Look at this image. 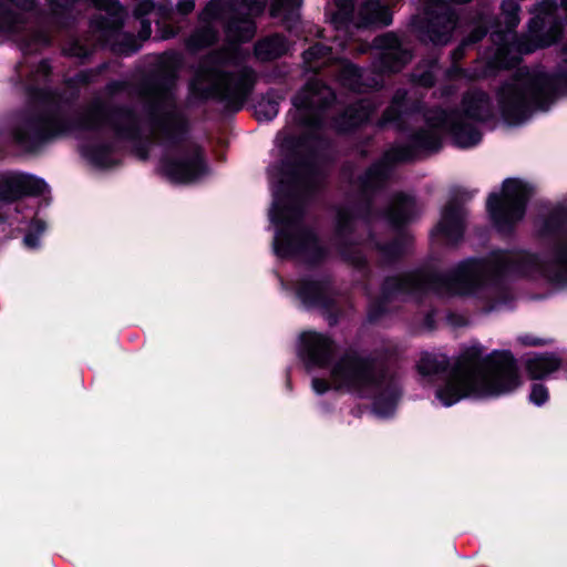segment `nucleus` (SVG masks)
<instances>
[{
  "label": "nucleus",
  "mask_w": 567,
  "mask_h": 567,
  "mask_svg": "<svg viewBox=\"0 0 567 567\" xmlns=\"http://www.w3.org/2000/svg\"><path fill=\"white\" fill-rule=\"evenodd\" d=\"M334 99L330 87L311 80L293 99L288 126L278 135L280 166L269 168L274 187L270 220L275 225V252L280 257L300 256L312 261L322 256L316 236L301 225V208L295 196L284 199L286 192L297 193L316 185L321 173L312 158L305 155L306 138L322 123L323 109Z\"/></svg>",
  "instance_id": "nucleus-1"
},
{
  "label": "nucleus",
  "mask_w": 567,
  "mask_h": 567,
  "mask_svg": "<svg viewBox=\"0 0 567 567\" xmlns=\"http://www.w3.org/2000/svg\"><path fill=\"white\" fill-rule=\"evenodd\" d=\"M535 256L525 252L498 251L488 259H467L460 262L445 277L433 278L421 272L389 278L385 281L386 296L433 290L441 296H473L496 286L509 272H528L538 265Z\"/></svg>",
  "instance_id": "nucleus-2"
},
{
  "label": "nucleus",
  "mask_w": 567,
  "mask_h": 567,
  "mask_svg": "<svg viewBox=\"0 0 567 567\" xmlns=\"http://www.w3.org/2000/svg\"><path fill=\"white\" fill-rule=\"evenodd\" d=\"M481 349H470L435 391L443 406L466 398H493L517 389L522 381L509 351H493L480 359Z\"/></svg>",
  "instance_id": "nucleus-3"
},
{
  "label": "nucleus",
  "mask_w": 567,
  "mask_h": 567,
  "mask_svg": "<svg viewBox=\"0 0 567 567\" xmlns=\"http://www.w3.org/2000/svg\"><path fill=\"white\" fill-rule=\"evenodd\" d=\"M311 385L317 394L333 389L373 398V413L379 417L392 415L400 396L399 380L394 374L373 360L352 354L331 365L329 381L315 378Z\"/></svg>",
  "instance_id": "nucleus-4"
},
{
  "label": "nucleus",
  "mask_w": 567,
  "mask_h": 567,
  "mask_svg": "<svg viewBox=\"0 0 567 567\" xmlns=\"http://www.w3.org/2000/svg\"><path fill=\"white\" fill-rule=\"evenodd\" d=\"M567 93V42L556 71L519 70L497 92V106L509 124L524 122L535 110H546L557 96Z\"/></svg>",
  "instance_id": "nucleus-5"
},
{
  "label": "nucleus",
  "mask_w": 567,
  "mask_h": 567,
  "mask_svg": "<svg viewBox=\"0 0 567 567\" xmlns=\"http://www.w3.org/2000/svg\"><path fill=\"white\" fill-rule=\"evenodd\" d=\"M246 56L237 45L209 55L196 72L190 83L192 91L203 97L219 96L241 103L256 80L254 71L244 63Z\"/></svg>",
  "instance_id": "nucleus-6"
},
{
  "label": "nucleus",
  "mask_w": 567,
  "mask_h": 567,
  "mask_svg": "<svg viewBox=\"0 0 567 567\" xmlns=\"http://www.w3.org/2000/svg\"><path fill=\"white\" fill-rule=\"evenodd\" d=\"M492 115L488 96L482 91H471L464 95L458 110L451 113L433 110L426 120L431 128L449 132L457 146L466 148L480 143L482 134L477 124Z\"/></svg>",
  "instance_id": "nucleus-7"
},
{
  "label": "nucleus",
  "mask_w": 567,
  "mask_h": 567,
  "mask_svg": "<svg viewBox=\"0 0 567 567\" xmlns=\"http://www.w3.org/2000/svg\"><path fill=\"white\" fill-rule=\"evenodd\" d=\"M530 188L526 183L508 178L503 183L501 194H492L487 200L489 215L499 230H507L525 214Z\"/></svg>",
  "instance_id": "nucleus-8"
},
{
  "label": "nucleus",
  "mask_w": 567,
  "mask_h": 567,
  "mask_svg": "<svg viewBox=\"0 0 567 567\" xmlns=\"http://www.w3.org/2000/svg\"><path fill=\"white\" fill-rule=\"evenodd\" d=\"M159 171L172 183L187 184L204 175L206 166L197 145H176L161 161Z\"/></svg>",
  "instance_id": "nucleus-9"
},
{
  "label": "nucleus",
  "mask_w": 567,
  "mask_h": 567,
  "mask_svg": "<svg viewBox=\"0 0 567 567\" xmlns=\"http://www.w3.org/2000/svg\"><path fill=\"white\" fill-rule=\"evenodd\" d=\"M80 126L84 131L92 132L95 138H102L109 134L117 137H134L138 130V121L130 111H116L107 114L103 109H94L86 112Z\"/></svg>",
  "instance_id": "nucleus-10"
},
{
  "label": "nucleus",
  "mask_w": 567,
  "mask_h": 567,
  "mask_svg": "<svg viewBox=\"0 0 567 567\" xmlns=\"http://www.w3.org/2000/svg\"><path fill=\"white\" fill-rule=\"evenodd\" d=\"M565 224V212H555L545 223L546 233L558 234L542 266L546 275L557 282H567V235L561 231Z\"/></svg>",
  "instance_id": "nucleus-11"
},
{
  "label": "nucleus",
  "mask_w": 567,
  "mask_h": 567,
  "mask_svg": "<svg viewBox=\"0 0 567 567\" xmlns=\"http://www.w3.org/2000/svg\"><path fill=\"white\" fill-rule=\"evenodd\" d=\"M42 19L39 0H0V37Z\"/></svg>",
  "instance_id": "nucleus-12"
},
{
  "label": "nucleus",
  "mask_w": 567,
  "mask_h": 567,
  "mask_svg": "<svg viewBox=\"0 0 567 567\" xmlns=\"http://www.w3.org/2000/svg\"><path fill=\"white\" fill-rule=\"evenodd\" d=\"M45 189V182L33 175L18 172L0 173V199L2 202L10 203L22 196L40 195Z\"/></svg>",
  "instance_id": "nucleus-13"
},
{
  "label": "nucleus",
  "mask_w": 567,
  "mask_h": 567,
  "mask_svg": "<svg viewBox=\"0 0 567 567\" xmlns=\"http://www.w3.org/2000/svg\"><path fill=\"white\" fill-rule=\"evenodd\" d=\"M373 44L380 51L382 69L384 70L399 71L411 59L410 52L402 48L398 37L392 33L377 38Z\"/></svg>",
  "instance_id": "nucleus-14"
},
{
  "label": "nucleus",
  "mask_w": 567,
  "mask_h": 567,
  "mask_svg": "<svg viewBox=\"0 0 567 567\" xmlns=\"http://www.w3.org/2000/svg\"><path fill=\"white\" fill-rule=\"evenodd\" d=\"M308 365L324 367L333 352L332 341L324 334L308 331L300 337Z\"/></svg>",
  "instance_id": "nucleus-15"
},
{
  "label": "nucleus",
  "mask_w": 567,
  "mask_h": 567,
  "mask_svg": "<svg viewBox=\"0 0 567 567\" xmlns=\"http://www.w3.org/2000/svg\"><path fill=\"white\" fill-rule=\"evenodd\" d=\"M519 12L520 7L514 0L503 1L502 18L506 27V33L502 34L501 32L497 31L492 34L494 39L496 38L497 40L502 41V43L497 44L494 55V62L497 64H502L504 55L512 50L509 41L515 39V35L512 34L511 31L515 29L520 21Z\"/></svg>",
  "instance_id": "nucleus-16"
},
{
  "label": "nucleus",
  "mask_w": 567,
  "mask_h": 567,
  "mask_svg": "<svg viewBox=\"0 0 567 567\" xmlns=\"http://www.w3.org/2000/svg\"><path fill=\"white\" fill-rule=\"evenodd\" d=\"M465 210L454 203L449 204L433 230V236H440L446 243H456L463 235Z\"/></svg>",
  "instance_id": "nucleus-17"
},
{
  "label": "nucleus",
  "mask_w": 567,
  "mask_h": 567,
  "mask_svg": "<svg viewBox=\"0 0 567 567\" xmlns=\"http://www.w3.org/2000/svg\"><path fill=\"white\" fill-rule=\"evenodd\" d=\"M560 359L553 353L536 354L525 362L526 371L530 379H544L559 369Z\"/></svg>",
  "instance_id": "nucleus-18"
},
{
  "label": "nucleus",
  "mask_w": 567,
  "mask_h": 567,
  "mask_svg": "<svg viewBox=\"0 0 567 567\" xmlns=\"http://www.w3.org/2000/svg\"><path fill=\"white\" fill-rule=\"evenodd\" d=\"M327 291V282L322 280H303L297 288L299 299L307 306L320 305Z\"/></svg>",
  "instance_id": "nucleus-19"
},
{
  "label": "nucleus",
  "mask_w": 567,
  "mask_h": 567,
  "mask_svg": "<svg viewBox=\"0 0 567 567\" xmlns=\"http://www.w3.org/2000/svg\"><path fill=\"white\" fill-rule=\"evenodd\" d=\"M82 153L84 157L97 167L106 168L116 163L112 148L109 145L90 142L82 147Z\"/></svg>",
  "instance_id": "nucleus-20"
},
{
  "label": "nucleus",
  "mask_w": 567,
  "mask_h": 567,
  "mask_svg": "<svg viewBox=\"0 0 567 567\" xmlns=\"http://www.w3.org/2000/svg\"><path fill=\"white\" fill-rule=\"evenodd\" d=\"M288 50L284 37L272 35L259 41L255 47V54L260 60H272L279 58Z\"/></svg>",
  "instance_id": "nucleus-21"
},
{
  "label": "nucleus",
  "mask_w": 567,
  "mask_h": 567,
  "mask_svg": "<svg viewBox=\"0 0 567 567\" xmlns=\"http://www.w3.org/2000/svg\"><path fill=\"white\" fill-rule=\"evenodd\" d=\"M49 121L38 118L29 121L23 127L17 130V138L21 144L28 145L29 142H40L47 138Z\"/></svg>",
  "instance_id": "nucleus-22"
},
{
  "label": "nucleus",
  "mask_w": 567,
  "mask_h": 567,
  "mask_svg": "<svg viewBox=\"0 0 567 567\" xmlns=\"http://www.w3.org/2000/svg\"><path fill=\"white\" fill-rule=\"evenodd\" d=\"M370 114V104L362 101L348 109L342 118L336 122V127L340 131H347L369 120Z\"/></svg>",
  "instance_id": "nucleus-23"
},
{
  "label": "nucleus",
  "mask_w": 567,
  "mask_h": 567,
  "mask_svg": "<svg viewBox=\"0 0 567 567\" xmlns=\"http://www.w3.org/2000/svg\"><path fill=\"white\" fill-rule=\"evenodd\" d=\"M414 206V200L411 197L396 196L389 210V219L396 225L409 220L413 215Z\"/></svg>",
  "instance_id": "nucleus-24"
},
{
  "label": "nucleus",
  "mask_w": 567,
  "mask_h": 567,
  "mask_svg": "<svg viewBox=\"0 0 567 567\" xmlns=\"http://www.w3.org/2000/svg\"><path fill=\"white\" fill-rule=\"evenodd\" d=\"M446 364L447 359L445 355L424 353L417 363V370L423 375H432L443 370Z\"/></svg>",
  "instance_id": "nucleus-25"
},
{
  "label": "nucleus",
  "mask_w": 567,
  "mask_h": 567,
  "mask_svg": "<svg viewBox=\"0 0 567 567\" xmlns=\"http://www.w3.org/2000/svg\"><path fill=\"white\" fill-rule=\"evenodd\" d=\"M362 73L351 63L343 62L340 70V81L353 91L361 90Z\"/></svg>",
  "instance_id": "nucleus-26"
},
{
  "label": "nucleus",
  "mask_w": 567,
  "mask_h": 567,
  "mask_svg": "<svg viewBox=\"0 0 567 567\" xmlns=\"http://www.w3.org/2000/svg\"><path fill=\"white\" fill-rule=\"evenodd\" d=\"M334 47H328L322 43L315 44L303 53V59L311 68L317 69L326 63L324 58L332 53Z\"/></svg>",
  "instance_id": "nucleus-27"
},
{
  "label": "nucleus",
  "mask_w": 567,
  "mask_h": 567,
  "mask_svg": "<svg viewBox=\"0 0 567 567\" xmlns=\"http://www.w3.org/2000/svg\"><path fill=\"white\" fill-rule=\"evenodd\" d=\"M153 9L154 3L152 0H141L135 7L134 14L141 19L140 37L142 40H146L151 35V23L143 18L150 12H152Z\"/></svg>",
  "instance_id": "nucleus-28"
},
{
  "label": "nucleus",
  "mask_w": 567,
  "mask_h": 567,
  "mask_svg": "<svg viewBox=\"0 0 567 567\" xmlns=\"http://www.w3.org/2000/svg\"><path fill=\"white\" fill-rule=\"evenodd\" d=\"M389 175L388 163H379L373 165L365 174L363 185L365 188H372L379 185Z\"/></svg>",
  "instance_id": "nucleus-29"
},
{
  "label": "nucleus",
  "mask_w": 567,
  "mask_h": 567,
  "mask_svg": "<svg viewBox=\"0 0 567 567\" xmlns=\"http://www.w3.org/2000/svg\"><path fill=\"white\" fill-rule=\"evenodd\" d=\"M302 0H275L270 8L272 17H290L300 7Z\"/></svg>",
  "instance_id": "nucleus-30"
},
{
  "label": "nucleus",
  "mask_w": 567,
  "mask_h": 567,
  "mask_svg": "<svg viewBox=\"0 0 567 567\" xmlns=\"http://www.w3.org/2000/svg\"><path fill=\"white\" fill-rule=\"evenodd\" d=\"M229 35L237 41L250 39L254 34L252 22L248 19L239 23L233 21L228 27Z\"/></svg>",
  "instance_id": "nucleus-31"
},
{
  "label": "nucleus",
  "mask_w": 567,
  "mask_h": 567,
  "mask_svg": "<svg viewBox=\"0 0 567 567\" xmlns=\"http://www.w3.org/2000/svg\"><path fill=\"white\" fill-rule=\"evenodd\" d=\"M92 2L101 10L106 11L112 18V23L117 25L123 16V8L117 0H92Z\"/></svg>",
  "instance_id": "nucleus-32"
},
{
  "label": "nucleus",
  "mask_w": 567,
  "mask_h": 567,
  "mask_svg": "<svg viewBox=\"0 0 567 567\" xmlns=\"http://www.w3.org/2000/svg\"><path fill=\"white\" fill-rule=\"evenodd\" d=\"M486 34V29L485 27L478 24L476 25L472 31H471V34L461 43V45L454 50L453 54H452V59L454 61L461 59L464 54V49L470 45V44H473L477 41H480L484 35Z\"/></svg>",
  "instance_id": "nucleus-33"
},
{
  "label": "nucleus",
  "mask_w": 567,
  "mask_h": 567,
  "mask_svg": "<svg viewBox=\"0 0 567 567\" xmlns=\"http://www.w3.org/2000/svg\"><path fill=\"white\" fill-rule=\"evenodd\" d=\"M414 144L424 150H436L440 145V135L436 131L421 132L415 136Z\"/></svg>",
  "instance_id": "nucleus-34"
},
{
  "label": "nucleus",
  "mask_w": 567,
  "mask_h": 567,
  "mask_svg": "<svg viewBox=\"0 0 567 567\" xmlns=\"http://www.w3.org/2000/svg\"><path fill=\"white\" fill-rule=\"evenodd\" d=\"M216 39V33L212 27L207 25L197 30L189 39V44L193 47H203L213 43Z\"/></svg>",
  "instance_id": "nucleus-35"
},
{
  "label": "nucleus",
  "mask_w": 567,
  "mask_h": 567,
  "mask_svg": "<svg viewBox=\"0 0 567 567\" xmlns=\"http://www.w3.org/2000/svg\"><path fill=\"white\" fill-rule=\"evenodd\" d=\"M352 227V215L348 209H340L337 214V234L340 240H343Z\"/></svg>",
  "instance_id": "nucleus-36"
},
{
  "label": "nucleus",
  "mask_w": 567,
  "mask_h": 567,
  "mask_svg": "<svg viewBox=\"0 0 567 567\" xmlns=\"http://www.w3.org/2000/svg\"><path fill=\"white\" fill-rule=\"evenodd\" d=\"M45 224L42 220L32 223L31 230L25 235L23 243L29 248H37L39 246V236L44 231Z\"/></svg>",
  "instance_id": "nucleus-37"
},
{
  "label": "nucleus",
  "mask_w": 567,
  "mask_h": 567,
  "mask_svg": "<svg viewBox=\"0 0 567 567\" xmlns=\"http://www.w3.org/2000/svg\"><path fill=\"white\" fill-rule=\"evenodd\" d=\"M549 396L548 389L540 383H535L532 386V391L529 394V400L535 405H543L545 402H547Z\"/></svg>",
  "instance_id": "nucleus-38"
},
{
  "label": "nucleus",
  "mask_w": 567,
  "mask_h": 567,
  "mask_svg": "<svg viewBox=\"0 0 567 567\" xmlns=\"http://www.w3.org/2000/svg\"><path fill=\"white\" fill-rule=\"evenodd\" d=\"M401 113V103L399 102V97L395 96L392 105L384 113L383 121L385 123L394 122Z\"/></svg>",
  "instance_id": "nucleus-39"
},
{
  "label": "nucleus",
  "mask_w": 567,
  "mask_h": 567,
  "mask_svg": "<svg viewBox=\"0 0 567 567\" xmlns=\"http://www.w3.org/2000/svg\"><path fill=\"white\" fill-rule=\"evenodd\" d=\"M250 17L261 13L266 7V0H245Z\"/></svg>",
  "instance_id": "nucleus-40"
},
{
  "label": "nucleus",
  "mask_w": 567,
  "mask_h": 567,
  "mask_svg": "<svg viewBox=\"0 0 567 567\" xmlns=\"http://www.w3.org/2000/svg\"><path fill=\"white\" fill-rule=\"evenodd\" d=\"M262 109L267 110V113L265 115V117L267 120L272 118L278 113L277 104H275L272 102L259 103L258 109H257L258 114H260L262 112Z\"/></svg>",
  "instance_id": "nucleus-41"
},
{
  "label": "nucleus",
  "mask_w": 567,
  "mask_h": 567,
  "mask_svg": "<svg viewBox=\"0 0 567 567\" xmlns=\"http://www.w3.org/2000/svg\"><path fill=\"white\" fill-rule=\"evenodd\" d=\"M74 0H49L50 7L52 9L53 16L59 14V10L69 8Z\"/></svg>",
  "instance_id": "nucleus-42"
},
{
  "label": "nucleus",
  "mask_w": 567,
  "mask_h": 567,
  "mask_svg": "<svg viewBox=\"0 0 567 567\" xmlns=\"http://www.w3.org/2000/svg\"><path fill=\"white\" fill-rule=\"evenodd\" d=\"M221 9V2L213 0L208 3L204 11L205 18H215Z\"/></svg>",
  "instance_id": "nucleus-43"
},
{
  "label": "nucleus",
  "mask_w": 567,
  "mask_h": 567,
  "mask_svg": "<svg viewBox=\"0 0 567 567\" xmlns=\"http://www.w3.org/2000/svg\"><path fill=\"white\" fill-rule=\"evenodd\" d=\"M176 124H177V118H176L175 114L169 113L167 115V117L164 120V122L162 123V126L165 132L169 133L175 127Z\"/></svg>",
  "instance_id": "nucleus-44"
},
{
  "label": "nucleus",
  "mask_w": 567,
  "mask_h": 567,
  "mask_svg": "<svg viewBox=\"0 0 567 567\" xmlns=\"http://www.w3.org/2000/svg\"><path fill=\"white\" fill-rule=\"evenodd\" d=\"M518 341L524 346H540L543 342L540 339L532 336H519Z\"/></svg>",
  "instance_id": "nucleus-45"
},
{
  "label": "nucleus",
  "mask_w": 567,
  "mask_h": 567,
  "mask_svg": "<svg viewBox=\"0 0 567 567\" xmlns=\"http://www.w3.org/2000/svg\"><path fill=\"white\" fill-rule=\"evenodd\" d=\"M194 9V0H181L178 3V11L186 14Z\"/></svg>",
  "instance_id": "nucleus-46"
},
{
  "label": "nucleus",
  "mask_w": 567,
  "mask_h": 567,
  "mask_svg": "<svg viewBox=\"0 0 567 567\" xmlns=\"http://www.w3.org/2000/svg\"><path fill=\"white\" fill-rule=\"evenodd\" d=\"M408 157L406 154H398L396 151H391L386 154L385 159L388 161H403Z\"/></svg>",
  "instance_id": "nucleus-47"
},
{
  "label": "nucleus",
  "mask_w": 567,
  "mask_h": 567,
  "mask_svg": "<svg viewBox=\"0 0 567 567\" xmlns=\"http://www.w3.org/2000/svg\"><path fill=\"white\" fill-rule=\"evenodd\" d=\"M419 82L423 85L430 86L433 84V74L432 72H427L420 76Z\"/></svg>",
  "instance_id": "nucleus-48"
},
{
  "label": "nucleus",
  "mask_w": 567,
  "mask_h": 567,
  "mask_svg": "<svg viewBox=\"0 0 567 567\" xmlns=\"http://www.w3.org/2000/svg\"><path fill=\"white\" fill-rule=\"evenodd\" d=\"M549 7H550V0H544L542 3L536 6L534 12L540 14V13L545 12L547 9H549Z\"/></svg>",
  "instance_id": "nucleus-49"
},
{
  "label": "nucleus",
  "mask_w": 567,
  "mask_h": 567,
  "mask_svg": "<svg viewBox=\"0 0 567 567\" xmlns=\"http://www.w3.org/2000/svg\"><path fill=\"white\" fill-rule=\"evenodd\" d=\"M381 250L389 256H394L401 252V250L396 246L390 248H381Z\"/></svg>",
  "instance_id": "nucleus-50"
},
{
  "label": "nucleus",
  "mask_w": 567,
  "mask_h": 567,
  "mask_svg": "<svg viewBox=\"0 0 567 567\" xmlns=\"http://www.w3.org/2000/svg\"><path fill=\"white\" fill-rule=\"evenodd\" d=\"M341 254H342L346 258L351 259V257L348 255V252H347L343 248H341Z\"/></svg>",
  "instance_id": "nucleus-51"
},
{
  "label": "nucleus",
  "mask_w": 567,
  "mask_h": 567,
  "mask_svg": "<svg viewBox=\"0 0 567 567\" xmlns=\"http://www.w3.org/2000/svg\"><path fill=\"white\" fill-rule=\"evenodd\" d=\"M39 41L42 42V43H47L48 42V37H41L39 39Z\"/></svg>",
  "instance_id": "nucleus-52"
}]
</instances>
